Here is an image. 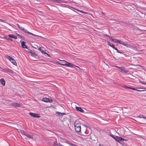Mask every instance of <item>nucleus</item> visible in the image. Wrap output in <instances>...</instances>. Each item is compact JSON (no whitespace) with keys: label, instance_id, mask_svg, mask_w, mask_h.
<instances>
[{"label":"nucleus","instance_id":"obj_1","mask_svg":"<svg viewBox=\"0 0 146 146\" xmlns=\"http://www.w3.org/2000/svg\"><path fill=\"white\" fill-rule=\"evenodd\" d=\"M114 42L115 43H119V44H122L123 45L129 48H134V46L133 45V44H129L127 43V42H125L121 41L119 39H117L115 38Z\"/></svg>","mask_w":146,"mask_h":146},{"label":"nucleus","instance_id":"obj_2","mask_svg":"<svg viewBox=\"0 0 146 146\" xmlns=\"http://www.w3.org/2000/svg\"><path fill=\"white\" fill-rule=\"evenodd\" d=\"M74 126L76 131L77 132H79L81 131V123L78 121H76L74 123Z\"/></svg>","mask_w":146,"mask_h":146},{"label":"nucleus","instance_id":"obj_3","mask_svg":"<svg viewBox=\"0 0 146 146\" xmlns=\"http://www.w3.org/2000/svg\"><path fill=\"white\" fill-rule=\"evenodd\" d=\"M27 135H26V136L27 138H29L34 140L36 139L37 136L36 134L32 133H27Z\"/></svg>","mask_w":146,"mask_h":146},{"label":"nucleus","instance_id":"obj_4","mask_svg":"<svg viewBox=\"0 0 146 146\" xmlns=\"http://www.w3.org/2000/svg\"><path fill=\"white\" fill-rule=\"evenodd\" d=\"M5 56L14 65H17V62L14 58H12L11 57L7 55H6Z\"/></svg>","mask_w":146,"mask_h":146},{"label":"nucleus","instance_id":"obj_5","mask_svg":"<svg viewBox=\"0 0 146 146\" xmlns=\"http://www.w3.org/2000/svg\"><path fill=\"white\" fill-rule=\"evenodd\" d=\"M116 138L115 139V140L117 141L119 143L122 145L123 143H123L121 141H124V139L122 137H118L117 136H116Z\"/></svg>","mask_w":146,"mask_h":146},{"label":"nucleus","instance_id":"obj_6","mask_svg":"<svg viewBox=\"0 0 146 146\" xmlns=\"http://www.w3.org/2000/svg\"><path fill=\"white\" fill-rule=\"evenodd\" d=\"M64 61L66 62V66L67 67H70L72 68L73 67L74 68H75V67H76L78 68H79V67L74 65L73 64L66 62L65 61Z\"/></svg>","mask_w":146,"mask_h":146},{"label":"nucleus","instance_id":"obj_7","mask_svg":"<svg viewBox=\"0 0 146 146\" xmlns=\"http://www.w3.org/2000/svg\"><path fill=\"white\" fill-rule=\"evenodd\" d=\"M42 100L46 102L51 103L52 102V100L50 98H43L42 99Z\"/></svg>","mask_w":146,"mask_h":146},{"label":"nucleus","instance_id":"obj_8","mask_svg":"<svg viewBox=\"0 0 146 146\" xmlns=\"http://www.w3.org/2000/svg\"><path fill=\"white\" fill-rule=\"evenodd\" d=\"M21 30L23 31H24L25 32L27 33L28 34L33 35L34 36L37 37L38 36L37 35L34 34L29 32V31H28L27 30L25 29L24 28H21Z\"/></svg>","mask_w":146,"mask_h":146},{"label":"nucleus","instance_id":"obj_9","mask_svg":"<svg viewBox=\"0 0 146 146\" xmlns=\"http://www.w3.org/2000/svg\"><path fill=\"white\" fill-rule=\"evenodd\" d=\"M27 51L29 53H30L32 56H37L38 55L37 54L34 52V51H33L32 50H31L30 49H29L28 48L27 49Z\"/></svg>","mask_w":146,"mask_h":146},{"label":"nucleus","instance_id":"obj_10","mask_svg":"<svg viewBox=\"0 0 146 146\" xmlns=\"http://www.w3.org/2000/svg\"><path fill=\"white\" fill-rule=\"evenodd\" d=\"M136 90H135L139 92L145 91H146V88H136Z\"/></svg>","mask_w":146,"mask_h":146},{"label":"nucleus","instance_id":"obj_11","mask_svg":"<svg viewBox=\"0 0 146 146\" xmlns=\"http://www.w3.org/2000/svg\"><path fill=\"white\" fill-rule=\"evenodd\" d=\"M137 29H135V31L138 34H141L142 33V32L144 31H146V30H141L138 28H136Z\"/></svg>","mask_w":146,"mask_h":146},{"label":"nucleus","instance_id":"obj_12","mask_svg":"<svg viewBox=\"0 0 146 146\" xmlns=\"http://www.w3.org/2000/svg\"><path fill=\"white\" fill-rule=\"evenodd\" d=\"M30 115L35 117H40L38 114L35 113H33L30 112L29 113Z\"/></svg>","mask_w":146,"mask_h":146},{"label":"nucleus","instance_id":"obj_13","mask_svg":"<svg viewBox=\"0 0 146 146\" xmlns=\"http://www.w3.org/2000/svg\"><path fill=\"white\" fill-rule=\"evenodd\" d=\"M26 43V42H24V41H22L21 42L22 47L23 48L27 49L28 48L27 47V45L25 44Z\"/></svg>","mask_w":146,"mask_h":146},{"label":"nucleus","instance_id":"obj_14","mask_svg":"<svg viewBox=\"0 0 146 146\" xmlns=\"http://www.w3.org/2000/svg\"><path fill=\"white\" fill-rule=\"evenodd\" d=\"M120 71L123 73H127L129 71L127 69H125L124 67H123L122 69H121V70H120Z\"/></svg>","mask_w":146,"mask_h":146},{"label":"nucleus","instance_id":"obj_15","mask_svg":"<svg viewBox=\"0 0 146 146\" xmlns=\"http://www.w3.org/2000/svg\"><path fill=\"white\" fill-rule=\"evenodd\" d=\"M76 108L77 110L78 111L82 113H84V111L81 107H76Z\"/></svg>","mask_w":146,"mask_h":146},{"label":"nucleus","instance_id":"obj_16","mask_svg":"<svg viewBox=\"0 0 146 146\" xmlns=\"http://www.w3.org/2000/svg\"><path fill=\"white\" fill-rule=\"evenodd\" d=\"M8 36L10 38H13L15 39H17V37L16 36L13 34L9 35Z\"/></svg>","mask_w":146,"mask_h":146},{"label":"nucleus","instance_id":"obj_17","mask_svg":"<svg viewBox=\"0 0 146 146\" xmlns=\"http://www.w3.org/2000/svg\"><path fill=\"white\" fill-rule=\"evenodd\" d=\"M0 82L1 83L3 86L5 85V82L4 79L3 78H1L0 79Z\"/></svg>","mask_w":146,"mask_h":146},{"label":"nucleus","instance_id":"obj_18","mask_svg":"<svg viewBox=\"0 0 146 146\" xmlns=\"http://www.w3.org/2000/svg\"><path fill=\"white\" fill-rule=\"evenodd\" d=\"M123 87L124 88H125L130 89H131V90H136V88L130 87H128V86H123Z\"/></svg>","mask_w":146,"mask_h":146},{"label":"nucleus","instance_id":"obj_19","mask_svg":"<svg viewBox=\"0 0 146 146\" xmlns=\"http://www.w3.org/2000/svg\"><path fill=\"white\" fill-rule=\"evenodd\" d=\"M12 104L17 107H19L21 106L20 104L16 103H13Z\"/></svg>","mask_w":146,"mask_h":146},{"label":"nucleus","instance_id":"obj_20","mask_svg":"<svg viewBox=\"0 0 146 146\" xmlns=\"http://www.w3.org/2000/svg\"><path fill=\"white\" fill-rule=\"evenodd\" d=\"M20 132L21 134L22 135H24L25 136H26V135H27V133L23 130H21L20 131Z\"/></svg>","mask_w":146,"mask_h":146},{"label":"nucleus","instance_id":"obj_21","mask_svg":"<svg viewBox=\"0 0 146 146\" xmlns=\"http://www.w3.org/2000/svg\"><path fill=\"white\" fill-rule=\"evenodd\" d=\"M137 117H138L140 118H143L144 119H146V117L144 116L143 115H140L139 116H138Z\"/></svg>","mask_w":146,"mask_h":146},{"label":"nucleus","instance_id":"obj_22","mask_svg":"<svg viewBox=\"0 0 146 146\" xmlns=\"http://www.w3.org/2000/svg\"><path fill=\"white\" fill-rule=\"evenodd\" d=\"M5 72L7 73L8 72L13 73V72L11 70L8 69L7 70H6Z\"/></svg>","mask_w":146,"mask_h":146},{"label":"nucleus","instance_id":"obj_23","mask_svg":"<svg viewBox=\"0 0 146 146\" xmlns=\"http://www.w3.org/2000/svg\"><path fill=\"white\" fill-rule=\"evenodd\" d=\"M54 2L56 3H60V2H63L62 1H60V0H54Z\"/></svg>","mask_w":146,"mask_h":146},{"label":"nucleus","instance_id":"obj_24","mask_svg":"<svg viewBox=\"0 0 146 146\" xmlns=\"http://www.w3.org/2000/svg\"><path fill=\"white\" fill-rule=\"evenodd\" d=\"M110 135V136H111V137H112L114 139H116V137H115V136H114L113 135V134H111Z\"/></svg>","mask_w":146,"mask_h":146},{"label":"nucleus","instance_id":"obj_25","mask_svg":"<svg viewBox=\"0 0 146 146\" xmlns=\"http://www.w3.org/2000/svg\"><path fill=\"white\" fill-rule=\"evenodd\" d=\"M77 10L78 11H79L81 12V13H85V14L87 13L86 12H85L83 11H82V10H79L78 9H77Z\"/></svg>","mask_w":146,"mask_h":146},{"label":"nucleus","instance_id":"obj_26","mask_svg":"<svg viewBox=\"0 0 146 146\" xmlns=\"http://www.w3.org/2000/svg\"><path fill=\"white\" fill-rule=\"evenodd\" d=\"M6 21L5 20H3V19H0V22L5 23Z\"/></svg>","mask_w":146,"mask_h":146},{"label":"nucleus","instance_id":"obj_27","mask_svg":"<svg viewBox=\"0 0 146 146\" xmlns=\"http://www.w3.org/2000/svg\"><path fill=\"white\" fill-rule=\"evenodd\" d=\"M115 67L119 68V69H120V70H121V69L123 68L122 67H119L117 66H115Z\"/></svg>","mask_w":146,"mask_h":146},{"label":"nucleus","instance_id":"obj_28","mask_svg":"<svg viewBox=\"0 0 146 146\" xmlns=\"http://www.w3.org/2000/svg\"><path fill=\"white\" fill-rule=\"evenodd\" d=\"M107 43H108V45H109L110 46V45H111V44H112V43H110L108 41H107Z\"/></svg>","mask_w":146,"mask_h":146},{"label":"nucleus","instance_id":"obj_29","mask_svg":"<svg viewBox=\"0 0 146 146\" xmlns=\"http://www.w3.org/2000/svg\"><path fill=\"white\" fill-rule=\"evenodd\" d=\"M104 36H106L108 37L109 38L111 39V37H110V36L108 35H104Z\"/></svg>","mask_w":146,"mask_h":146},{"label":"nucleus","instance_id":"obj_30","mask_svg":"<svg viewBox=\"0 0 146 146\" xmlns=\"http://www.w3.org/2000/svg\"><path fill=\"white\" fill-rule=\"evenodd\" d=\"M140 83H141L142 84H143V85H146V83L143 82V81H140Z\"/></svg>","mask_w":146,"mask_h":146},{"label":"nucleus","instance_id":"obj_31","mask_svg":"<svg viewBox=\"0 0 146 146\" xmlns=\"http://www.w3.org/2000/svg\"><path fill=\"white\" fill-rule=\"evenodd\" d=\"M66 115V113H61L60 115L61 116H63V115Z\"/></svg>","mask_w":146,"mask_h":146},{"label":"nucleus","instance_id":"obj_32","mask_svg":"<svg viewBox=\"0 0 146 146\" xmlns=\"http://www.w3.org/2000/svg\"><path fill=\"white\" fill-rule=\"evenodd\" d=\"M123 146H128L125 143H123V144L122 145Z\"/></svg>","mask_w":146,"mask_h":146},{"label":"nucleus","instance_id":"obj_33","mask_svg":"<svg viewBox=\"0 0 146 146\" xmlns=\"http://www.w3.org/2000/svg\"><path fill=\"white\" fill-rule=\"evenodd\" d=\"M123 146H128L125 143H123V144L122 145Z\"/></svg>","mask_w":146,"mask_h":146},{"label":"nucleus","instance_id":"obj_34","mask_svg":"<svg viewBox=\"0 0 146 146\" xmlns=\"http://www.w3.org/2000/svg\"><path fill=\"white\" fill-rule=\"evenodd\" d=\"M64 142L67 143L68 144H69V143H70L68 141H67L66 140H65V141H64Z\"/></svg>","mask_w":146,"mask_h":146},{"label":"nucleus","instance_id":"obj_35","mask_svg":"<svg viewBox=\"0 0 146 146\" xmlns=\"http://www.w3.org/2000/svg\"><path fill=\"white\" fill-rule=\"evenodd\" d=\"M60 1H61L63 2H60V3H66V2L64 0H60Z\"/></svg>","mask_w":146,"mask_h":146},{"label":"nucleus","instance_id":"obj_36","mask_svg":"<svg viewBox=\"0 0 146 146\" xmlns=\"http://www.w3.org/2000/svg\"><path fill=\"white\" fill-rule=\"evenodd\" d=\"M38 49L40 50L41 52H43V51L41 49L40 47L39 48H38Z\"/></svg>","mask_w":146,"mask_h":146},{"label":"nucleus","instance_id":"obj_37","mask_svg":"<svg viewBox=\"0 0 146 146\" xmlns=\"http://www.w3.org/2000/svg\"><path fill=\"white\" fill-rule=\"evenodd\" d=\"M117 53H120V54H123V53L122 52L120 51L119 50V51H118Z\"/></svg>","mask_w":146,"mask_h":146},{"label":"nucleus","instance_id":"obj_38","mask_svg":"<svg viewBox=\"0 0 146 146\" xmlns=\"http://www.w3.org/2000/svg\"><path fill=\"white\" fill-rule=\"evenodd\" d=\"M57 113L58 114V115H60L61 113L59 112H57Z\"/></svg>","mask_w":146,"mask_h":146},{"label":"nucleus","instance_id":"obj_39","mask_svg":"<svg viewBox=\"0 0 146 146\" xmlns=\"http://www.w3.org/2000/svg\"><path fill=\"white\" fill-rule=\"evenodd\" d=\"M115 50H116L117 51V52H118V51H119V50H118V49H117V48L116 47L115 49H114Z\"/></svg>","mask_w":146,"mask_h":146},{"label":"nucleus","instance_id":"obj_40","mask_svg":"<svg viewBox=\"0 0 146 146\" xmlns=\"http://www.w3.org/2000/svg\"><path fill=\"white\" fill-rule=\"evenodd\" d=\"M16 35H17V36H21V37H22V36H21L19 34H18V33H16Z\"/></svg>","mask_w":146,"mask_h":146},{"label":"nucleus","instance_id":"obj_41","mask_svg":"<svg viewBox=\"0 0 146 146\" xmlns=\"http://www.w3.org/2000/svg\"><path fill=\"white\" fill-rule=\"evenodd\" d=\"M61 65H62L63 66H66V64H62L61 63Z\"/></svg>","mask_w":146,"mask_h":146},{"label":"nucleus","instance_id":"obj_42","mask_svg":"<svg viewBox=\"0 0 146 146\" xmlns=\"http://www.w3.org/2000/svg\"><path fill=\"white\" fill-rule=\"evenodd\" d=\"M111 40L112 41L114 42L115 38L113 39V38H112V37H111Z\"/></svg>","mask_w":146,"mask_h":146},{"label":"nucleus","instance_id":"obj_43","mask_svg":"<svg viewBox=\"0 0 146 146\" xmlns=\"http://www.w3.org/2000/svg\"><path fill=\"white\" fill-rule=\"evenodd\" d=\"M112 48L113 49H114L115 48H116V47H115V46L114 45V46Z\"/></svg>","mask_w":146,"mask_h":146},{"label":"nucleus","instance_id":"obj_44","mask_svg":"<svg viewBox=\"0 0 146 146\" xmlns=\"http://www.w3.org/2000/svg\"><path fill=\"white\" fill-rule=\"evenodd\" d=\"M113 46H114V45L113 44H111V45H110V46L111 47H112Z\"/></svg>","mask_w":146,"mask_h":146},{"label":"nucleus","instance_id":"obj_45","mask_svg":"<svg viewBox=\"0 0 146 146\" xmlns=\"http://www.w3.org/2000/svg\"><path fill=\"white\" fill-rule=\"evenodd\" d=\"M58 64L59 65H61V63L60 62H58Z\"/></svg>","mask_w":146,"mask_h":146},{"label":"nucleus","instance_id":"obj_46","mask_svg":"<svg viewBox=\"0 0 146 146\" xmlns=\"http://www.w3.org/2000/svg\"><path fill=\"white\" fill-rule=\"evenodd\" d=\"M102 14H103V15H105L106 14L105 13H103V12H102Z\"/></svg>","mask_w":146,"mask_h":146},{"label":"nucleus","instance_id":"obj_47","mask_svg":"<svg viewBox=\"0 0 146 146\" xmlns=\"http://www.w3.org/2000/svg\"><path fill=\"white\" fill-rule=\"evenodd\" d=\"M7 39L8 40H9L10 39V38H7Z\"/></svg>","mask_w":146,"mask_h":146},{"label":"nucleus","instance_id":"obj_48","mask_svg":"<svg viewBox=\"0 0 146 146\" xmlns=\"http://www.w3.org/2000/svg\"><path fill=\"white\" fill-rule=\"evenodd\" d=\"M17 26H18V27H19V24H17Z\"/></svg>","mask_w":146,"mask_h":146},{"label":"nucleus","instance_id":"obj_49","mask_svg":"<svg viewBox=\"0 0 146 146\" xmlns=\"http://www.w3.org/2000/svg\"><path fill=\"white\" fill-rule=\"evenodd\" d=\"M47 54V56H49V57L50 56V55H49V54Z\"/></svg>","mask_w":146,"mask_h":146},{"label":"nucleus","instance_id":"obj_50","mask_svg":"<svg viewBox=\"0 0 146 146\" xmlns=\"http://www.w3.org/2000/svg\"><path fill=\"white\" fill-rule=\"evenodd\" d=\"M124 140H124V141H126L127 140V139H124Z\"/></svg>","mask_w":146,"mask_h":146},{"label":"nucleus","instance_id":"obj_51","mask_svg":"<svg viewBox=\"0 0 146 146\" xmlns=\"http://www.w3.org/2000/svg\"><path fill=\"white\" fill-rule=\"evenodd\" d=\"M9 40H11V41H12V40H13L11 38H10V39Z\"/></svg>","mask_w":146,"mask_h":146},{"label":"nucleus","instance_id":"obj_52","mask_svg":"<svg viewBox=\"0 0 146 146\" xmlns=\"http://www.w3.org/2000/svg\"><path fill=\"white\" fill-rule=\"evenodd\" d=\"M114 20L115 21H117V20L116 19H114Z\"/></svg>","mask_w":146,"mask_h":146},{"label":"nucleus","instance_id":"obj_53","mask_svg":"<svg viewBox=\"0 0 146 146\" xmlns=\"http://www.w3.org/2000/svg\"><path fill=\"white\" fill-rule=\"evenodd\" d=\"M103 40H104V41H106V39H103Z\"/></svg>","mask_w":146,"mask_h":146},{"label":"nucleus","instance_id":"obj_54","mask_svg":"<svg viewBox=\"0 0 146 146\" xmlns=\"http://www.w3.org/2000/svg\"><path fill=\"white\" fill-rule=\"evenodd\" d=\"M103 40H104V41H106V39H103Z\"/></svg>","mask_w":146,"mask_h":146},{"label":"nucleus","instance_id":"obj_55","mask_svg":"<svg viewBox=\"0 0 146 146\" xmlns=\"http://www.w3.org/2000/svg\"><path fill=\"white\" fill-rule=\"evenodd\" d=\"M105 17H107V16H105Z\"/></svg>","mask_w":146,"mask_h":146},{"label":"nucleus","instance_id":"obj_56","mask_svg":"<svg viewBox=\"0 0 146 146\" xmlns=\"http://www.w3.org/2000/svg\"><path fill=\"white\" fill-rule=\"evenodd\" d=\"M139 90H141V89H140H140H139Z\"/></svg>","mask_w":146,"mask_h":146}]
</instances>
